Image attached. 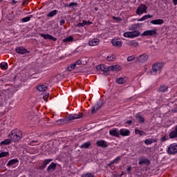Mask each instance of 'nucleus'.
I'll use <instances>...</instances> for the list:
<instances>
[{"mask_svg":"<svg viewBox=\"0 0 177 177\" xmlns=\"http://www.w3.org/2000/svg\"><path fill=\"white\" fill-rule=\"evenodd\" d=\"M0 68H1V70H3V71L8 70V63L6 62L1 63Z\"/></svg>","mask_w":177,"mask_h":177,"instance_id":"37","label":"nucleus"},{"mask_svg":"<svg viewBox=\"0 0 177 177\" xmlns=\"http://www.w3.org/2000/svg\"><path fill=\"white\" fill-rule=\"evenodd\" d=\"M8 156H10L9 152H1L0 153V158H3V157H8Z\"/></svg>","mask_w":177,"mask_h":177,"instance_id":"42","label":"nucleus"},{"mask_svg":"<svg viewBox=\"0 0 177 177\" xmlns=\"http://www.w3.org/2000/svg\"><path fill=\"white\" fill-rule=\"evenodd\" d=\"M75 67H77V65L75 63L70 65L69 66L67 67L68 71H73V70H75Z\"/></svg>","mask_w":177,"mask_h":177,"instance_id":"39","label":"nucleus"},{"mask_svg":"<svg viewBox=\"0 0 177 177\" xmlns=\"http://www.w3.org/2000/svg\"><path fill=\"white\" fill-rule=\"evenodd\" d=\"M135 60V55L129 56L127 57V62H133Z\"/></svg>","mask_w":177,"mask_h":177,"instance_id":"49","label":"nucleus"},{"mask_svg":"<svg viewBox=\"0 0 177 177\" xmlns=\"http://www.w3.org/2000/svg\"><path fill=\"white\" fill-rule=\"evenodd\" d=\"M116 84L122 85L123 84H127V80L124 77H119L116 79Z\"/></svg>","mask_w":177,"mask_h":177,"instance_id":"25","label":"nucleus"},{"mask_svg":"<svg viewBox=\"0 0 177 177\" xmlns=\"http://www.w3.org/2000/svg\"><path fill=\"white\" fill-rule=\"evenodd\" d=\"M149 59V55L146 53L142 54L136 58V63H145L147 62Z\"/></svg>","mask_w":177,"mask_h":177,"instance_id":"8","label":"nucleus"},{"mask_svg":"<svg viewBox=\"0 0 177 177\" xmlns=\"http://www.w3.org/2000/svg\"><path fill=\"white\" fill-rule=\"evenodd\" d=\"M15 52L19 55H26V53H30V51L23 46L17 47L15 48Z\"/></svg>","mask_w":177,"mask_h":177,"instance_id":"9","label":"nucleus"},{"mask_svg":"<svg viewBox=\"0 0 177 177\" xmlns=\"http://www.w3.org/2000/svg\"><path fill=\"white\" fill-rule=\"evenodd\" d=\"M96 145L98 147H102V149H104L109 146V145H107V142L103 140H97Z\"/></svg>","mask_w":177,"mask_h":177,"instance_id":"15","label":"nucleus"},{"mask_svg":"<svg viewBox=\"0 0 177 177\" xmlns=\"http://www.w3.org/2000/svg\"><path fill=\"white\" fill-rule=\"evenodd\" d=\"M131 169H132V167L131 166H128L127 171V172L131 173Z\"/></svg>","mask_w":177,"mask_h":177,"instance_id":"56","label":"nucleus"},{"mask_svg":"<svg viewBox=\"0 0 177 177\" xmlns=\"http://www.w3.org/2000/svg\"><path fill=\"white\" fill-rule=\"evenodd\" d=\"M174 5L176 6L177 5V0H172Z\"/></svg>","mask_w":177,"mask_h":177,"instance_id":"60","label":"nucleus"},{"mask_svg":"<svg viewBox=\"0 0 177 177\" xmlns=\"http://www.w3.org/2000/svg\"><path fill=\"white\" fill-rule=\"evenodd\" d=\"M97 71H102L105 75H109V72L110 71V66H107L104 64L97 65L95 66Z\"/></svg>","mask_w":177,"mask_h":177,"instance_id":"4","label":"nucleus"},{"mask_svg":"<svg viewBox=\"0 0 177 177\" xmlns=\"http://www.w3.org/2000/svg\"><path fill=\"white\" fill-rule=\"evenodd\" d=\"M172 113H177V108H174L171 109Z\"/></svg>","mask_w":177,"mask_h":177,"instance_id":"58","label":"nucleus"},{"mask_svg":"<svg viewBox=\"0 0 177 177\" xmlns=\"http://www.w3.org/2000/svg\"><path fill=\"white\" fill-rule=\"evenodd\" d=\"M40 37H41V38H44V39H51V41H57V38L54 37L52 35H49V34H43L41 33L40 34Z\"/></svg>","mask_w":177,"mask_h":177,"instance_id":"11","label":"nucleus"},{"mask_svg":"<svg viewBox=\"0 0 177 177\" xmlns=\"http://www.w3.org/2000/svg\"><path fill=\"white\" fill-rule=\"evenodd\" d=\"M89 146H91V142H86L80 146V149H88Z\"/></svg>","mask_w":177,"mask_h":177,"instance_id":"34","label":"nucleus"},{"mask_svg":"<svg viewBox=\"0 0 177 177\" xmlns=\"http://www.w3.org/2000/svg\"><path fill=\"white\" fill-rule=\"evenodd\" d=\"M99 42H100L99 39H97V38L92 39L91 40H90L88 41V45H89V46H96V45L99 44Z\"/></svg>","mask_w":177,"mask_h":177,"instance_id":"18","label":"nucleus"},{"mask_svg":"<svg viewBox=\"0 0 177 177\" xmlns=\"http://www.w3.org/2000/svg\"><path fill=\"white\" fill-rule=\"evenodd\" d=\"M82 177H95V176H93V174H92V173L88 172V173H86V174H83L82 175Z\"/></svg>","mask_w":177,"mask_h":177,"instance_id":"46","label":"nucleus"},{"mask_svg":"<svg viewBox=\"0 0 177 177\" xmlns=\"http://www.w3.org/2000/svg\"><path fill=\"white\" fill-rule=\"evenodd\" d=\"M135 133L136 135H140V136H146V132L143 131L142 130H139V129H135Z\"/></svg>","mask_w":177,"mask_h":177,"instance_id":"28","label":"nucleus"},{"mask_svg":"<svg viewBox=\"0 0 177 177\" xmlns=\"http://www.w3.org/2000/svg\"><path fill=\"white\" fill-rule=\"evenodd\" d=\"M74 40V38L73 37V36H69L68 37H66L65 39H64L62 40V41L66 44L67 42H71V41H73Z\"/></svg>","mask_w":177,"mask_h":177,"instance_id":"35","label":"nucleus"},{"mask_svg":"<svg viewBox=\"0 0 177 177\" xmlns=\"http://www.w3.org/2000/svg\"><path fill=\"white\" fill-rule=\"evenodd\" d=\"M129 45H130V46H133V48H136L138 46L139 43H138L135 40H132L129 43Z\"/></svg>","mask_w":177,"mask_h":177,"instance_id":"36","label":"nucleus"},{"mask_svg":"<svg viewBox=\"0 0 177 177\" xmlns=\"http://www.w3.org/2000/svg\"><path fill=\"white\" fill-rule=\"evenodd\" d=\"M103 104H104V101L103 100H100L97 102L95 106L98 109H100V107H102Z\"/></svg>","mask_w":177,"mask_h":177,"instance_id":"33","label":"nucleus"},{"mask_svg":"<svg viewBox=\"0 0 177 177\" xmlns=\"http://www.w3.org/2000/svg\"><path fill=\"white\" fill-rule=\"evenodd\" d=\"M113 20H115L116 21H120V20H121V17H113Z\"/></svg>","mask_w":177,"mask_h":177,"instance_id":"52","label":"nucleus"},{"mask_svg":"<svg viewBox=\"0 0 177 177\" xmlns=\"http://www.w3.org/2000/svg\"><path fill=\"white\" fill-rule=\"evenodd\" d=\"M17 162H19V159H11L7 163L6 167H12V165H15V164H17Z\"/></svg>","mask_w":177,"mask_h":177,"instance_id":"22","label":"nucleus"},{"mask_svg":"<svg viewBox=\"0 0 177 177\" xmlns=\"http://www.w3.org/2000/svg\"><path fill=\"white\" fill-rule=\"evenodd\" d=\"M82 113H79L78 114L72 113L68 115L66 119H59L57 120V125H62V124H66L68 121H73V120H78L79 118H82Z\"/></svg>","mask_w":177,"mask_h":177,"instance_id":"1","label":"nucleus"},{"mask_svg":"<svg viewBox=\"0 0 177 177\" xmlns=\"http://www.w3.org/2000/svg\"><path fill=\"white\" fill-rule=\"evenodd\" d=\"M159 92H162V93L168 92V87L165 85L160 86V87L159 88Z\"/></svg>","mask_w":177,"mask_h":177,"instance_id":"32","label":"nucleus"},{"mask_svg":"<svg viewBox=\"0 0 177 177\" xmlns=\"http://www.w3.org/2000/svg\"><path fill=\"white\" fill-rule=\"evenodd\" d=\"M98 110H99V109L97 108V106L96 105H95L94 107H93L92 110H91L92 114H95V113H96V111H97Z\"/></svg>","mask_w":177,"mask_h":177,"instance_id":"47","label":"nucleus"},{"mask_svg":"<svg viewBox=\"0 0 177 177\" xmlns=\"http://www.w3.org/2000/svg\"><path fill=\"white\" fill-rule=\"evenodd\" d=\"M83 24L84 26H91V24H92V22L83 20Z\"/></svg>","mask_w":177,"mask_h":177,"instance_id":"50","label":"nucleus"},{"mask_svg":"<svg viewBox=\"0 0 177 177\" xmlns=\"http://www.w3.org/2000/svg\"><path fill=\"white\" fill-rule=\"evenodd\" d=\"M150 162L149 158L141 157L139 158L138 165H150Z\"/></svg>","mask_w":177,"mask_h":177,"instance_id":"10","label":"nucleus"},{"mask_svg":"<svg viewBox=\"0 0 177 177\" xmlns=\"http://www.w3.org/2000/svg\"><path fill=\"white\" fill-rule=\"evenodd\" d=\"M52 161H53V159L44 160L40 166V169H45V168H46V165H49V163L52 162Z\"/></svg>","mask_w":177,"mask_h":177,"instance_id":"17","label":"nucleus"},{"mask_svg":"<svg viewBox=\"0 0 177 177\" xmlns=\"http://www.w3.org/2000/svg\"><path fill=\"white\" fill-rule=\"evenodd\" d=\"M167 153L169 155L176 154V153H177V143L171 144L168 147Z\"/></svg>","mask_w":177,"mask_h":177,"instance_id":"7","label":"nucleus"},{"mask_svg":"<svg viewBox=\"0 0 177 177\" xmlns=\"http://www.w3.org/2000/svg\"><path fill=\"white\" fill-rule=\"evenodd\" d=\"M109 135H111V136H115V138H120V130L112 129L109 131Z\"/></svg>","mask_w":177,"mask_h":177,"instance_id":"14","label":"nucleus"},{"mask_svg":"<svg viewBox=\"0 0 177 177\" xmlns=\"http://www.w3.org/2000/svg\"><path fill=\"white\" fill-rule=\"evenodd\" d=\"M10 143H12V139H6L0 142V146H6L8 145H10Z\"/></svg>","mask_w":177,"mask_h":177,"instance_id":"23","label":"nucleus"},{"mask_svg":"<svg viewBox=\"0 0 177 177\" xmlns=\"http://www.w3.org/2000/svg\"><path fill=\"white\" fill-rule=\"evenodd\" d=\"M75 64L76 66H80V64H82V61H81L80 59H78L77 61H76V62H75Z\"/></svg>","mask_w":177,"mask_h":177,"instance_id":"51","label":"nucleus"},{"mask_svg":"<svg viewBox=\"0 0 177 177\" xmlns=\"http://www.w3.org/2000/svg\"><path fill=\"white\" fill-rule=\"evenodd\" d=\"M8 138L11 139L12 142H19L23 138V133L20 130L16 129L10 131Z\"/></svg>","mask_w":177,"mask_h":177,"instance_id":"2","label":"nucleus"},{"mask_svg":"<svg viewBox=\"0 0 177 177\" xmlns=\"http://www.w3.org/2000/svg\"><path fill=\"white\" fill-rule=\"evenodd\" d=\"M110 71H120L121 70V66L118 65H113L109 66Z\"/></svg>","mask_w":177,"mask_h":177,"instance_id":"24","label":"nucleus"},{"mask_svg":"<svg viewBox=\"0 0 177 177\" xmlns=\"http://www.w3.org/2000/svg\"><path fill=\"white\" fill-rule=\"evenodd\" d=\"M119 133L121 136H129V135H131V131L127 129H120L119 130Z\"/></svg>","mask_w":177,"mask_h":177,"instance_id":"13","label":"nucleus"},{"mask_svg":"<svg viewBox=\"0 0 177 177\" xmlns=\"http://www.w3.org/2000/svg\"><path fill=\"white\" fill-rule=\"evenodd\" d=\"M164 67V64L162 62H157L152 65V68L151 69V75H156L157 73L161 71L162 68Z\"/></svg>","mask_w":177,"mask_h":177,"instance_id":"3","label":"nucleus"},{"mask_svg":"<svg viewBox=\"0 0 177 177\" xmlns=\"http://www.w3.org/2000/svg\"><path fill=\"white\" fill-rule=\"evenodd\" d=\"M136 15L138 16H142L143 13H147V6L145 4H141L138 6L136 11Z\"/></svg>","mask_w":177,"mask_h":177,"instance_id":"5","label":"nucleus"},{"mask_svg":"<svg viewBox=\"0 0 177 177\" xmlns=\"http://www.w3.org/2000/svg\"><path fill=\"white\" fill-rule=\"evenodd\" d=\"M56 163L55 162H51L50 165H48V167H47V171L48 172H53V171H55L56 169Z\"/></svg>","mask_w":177,"mask_h":177,"instance_id":"19","label":"nucleus"},{"mask_svg":"<svg viewBox=\"0 0 177 177\" xmlns=\"http://www.w3.org/2000/svg\"><path fill=\"white\" fill-rule=\"evenodd\" d=\"M141 37H153L157 35V29L148 30L144 31L141 35Z\"/></svg>","mask_w":177,"mask_h":177,"instance_id":"6","label":"nucleus"},{"mask_svg":"<svg viewBox=\"0 0 177 177\" xmlns=\"http://www.w3.org/2000/svg\"><path fill=\"white\" fill-rule=\"evenodd\" d=\"M156 142H157V140H156V139L148 138L144 141V143H145V145H151L153 143H156Z\"/></svg>","mask_w":177,"mask_h":177,"instance_id":"26","label":"nucleus"},{"mask_svg":"<svg viewBox=\"0 0 177 177\" xmlns=\"http://www.w3.org/2000/svg\"><path fill=\"white\" fill-rule=\"evenodd\" d=\"M138 28H139V26L138 24H133L131 26L129 30L130 31H137L136 30H138Z\"/></svg>","mask_w":177,"mask_h":177,"instance_id":"38","label":"nucleus"},{"mask_svg":"<svg viewBox=\"0 0 177 177\" xmlns=\"http://www.w3.org/2000/svg\"><path fill=\"white\" fill-rule=\"evenodd\" d=\"M31 17H32V15H30V17L22 18L21 21H22V23H27L30 21V20H31Z\"/></svg>","mask_w":177,"mask_h":177,"instance_id":"40","label":"nucleus"},{"mask_svg":"<svg viewBox=\"0 0 177 177\" xmlns=\"http://www.w3.org/2000/svg\"><path fill=\"white\" fill-rule=\"evenodd\" d=\"M131 32V38H136L140 35V31L139 30H133Z\"/></svg>","mask_w":177,"mask_h":177,"instance_id":"30","label":"nucleus"},{"mask_svg":"<svg viewBox=\"0 0 177 177\" xmlns=\"http://www.w3.org/2000/svg\"><path fill=\"white\" fill-rule=\"evenodd\" d=\"M111 165H113V162L111 161L110 163L107 165L108 167H111Z\"/></svg>","mask_w":177,"mask_h":177,"instance_id":"59","label":"nucleus"},{"mask_svg":"<svg viewBox=\"0 0 177 177\" xmlns=\"http://www.w3.org/2000/svg\"><path fill=\"white\" fill-rule=\"evenodd\" d=\"M121 160V156L116 157L113 160H112V164H118V161Z\"/></svg>","mask_w":177,"mask_h":177,"instance_id":"45","label":"nucleus"},{"mask_svg":"<svg viewBox=\"0 0 177 177\" xmlns=\"http://www.w3.org/2000/svg\"><path fill=\"white\" fill-rule=\"evenodd\" d=\"M111 44L113 46H116V48H121V46H122V41L118 39H113Z\"/></svg>","mask_w":177,"mask_h":177,"instance_id":"12","label":"nucleus"},{"mask_svg":"<svg viewBox=\"0 0 177 177\" xmlns=\"http://www.w3.org/2000/svg\"><path fill=\"white\" fill-rule=\"evenodd\" d=\"M77 27H85L84 25V21H82V23H79L77 24Z\"/></svg>","mask_w":177,"mask_h":177,"instance_id":"54","label":"nucleus"},{"mask_svg":"<svg viewBox=\"0 0 177 177\" xmlns=\"http://www.w3.org/2000/svg\"><path fill=\"white\" fill-rule=\"evenodd\" d=\"M11 5H16L17 3V1L16 0H12L11 2H10Z\"/></svg>","mask_w":177,"mask_h":177,"instance_id":"55","label":"nucleus"},{"mask_svg":"<svg viewBox=\"0 0 177 177\" xmlns=\"http://www.w3.org/2000/svg\"><path fill=\"white\" fill-rule=\"evenodd\" d=\"M46 89H48V87L46 86V85H44V84H41L37 86V90L39 92H45Z\"/></svg>","mask_w":177,"mask_h":177,"instance_id":"27","label":"nucleus"},{"mask_svg":"<svg viewBox=\"0 0 177 177\" xmlns=\"http://www.w3.org/2000/svg\"><path fill=\"white\" fill-rule=\"evenodd\" d=\"M106 59L109 62H114L115 60V55H108Z\"/></svg>","mask_w":177,"mask_h":177,"instance_id":"41","label":"nucleus"},{"mask_svg":"<svg viewBox=\"0 0 177 177\" xmlns=\"http://www.w3.org/2000/svg\"><path fill=\"white\" fill-rule=\"evenodd\" d=\"M136 118L139 124H143L145 122V118L140 113H136Z\"/></svg>","mask_w":177,"mask_h":177,"instance_id":"20","label":"nucleus"},{"mask_svg":"<svg viewBox=\"0 0 177 177\" xmlns=\"http://www.w3.org/2000/svg\"><path fill=\"white\" fill-rule=\"evenodd\" d=\"M65 8H74L75 6H78V3H75V2H71L69 4L68 3H66L64 5Z\"/></svg>","mask_w":177,"mask_h":177,"instance_id":"31","label":"nucleus"},{"mask_svg":"<svg viewBox=\"0 0 177 177\" xmlns=\"http://www.w3.org/2000/svg\"><path fill=\"white\" fill-rule=\"evenodd\" d=\"M126 124H127L128 125H131V124H132V120H127L126 122Z\"/></svg>","mask_w":177,"mask_h":177,"instance_id":"57","label":"nucleus"},{"mask_svg":"<svg viewBox=\"0 0 177 177\" xmlns=\"http://www.w3.org/2000/svg\"><path fill=\"white\" fill-rule=\"evenodd\" d=\"M122 175H124V171L122 172L121 176H122Z\"/></svg>","mask_w":177,"mask_h":177,"instance_id":"62","label":"nucleus"},{"mask_svg":"<svg viewBox=\"0 0 177 177\" xmlns=\"http://www.w3.org/2000/svg\"><path fill=\"white\" fill-rule=\"evenodd\" d=\"M150 24H153V26H161V24H164V19H153L150 21Z\"/></svg>","mask_w":177,"mask_h":177,"instance_id":"16","label":"nucleus"},{"mask_svg":"<svg viewBox=\"0 0 177 177\" xmlns=\"http://www.w3.org/2000/svg\"><path fill=\"white\" fill-rule=\"evenodd\" d=\"M95 10L97 11V10H99V8H97V7H95Z\"/></svg>","mask_w":177,"mask_h":177,"instance_id":"61","label":"nucleus"},{"mask_svg":"<svg viewBox=\"0 0 177 177\" xmlns=\"http://www.w3.org/2000/svg\"><path fill=\"white\" fill-rule=\"evenodd\" d=\"M151 17H153V15H146L141 17L140 19H138V21H145V20H147V19H151Z\"/></svg>","mask_w":177,"mask_h":177,"instance_id":"29","label":"nucleus"},{"mask_svg":"<svg viewBox=\"0 0 177 177\" xmlns=\"http://www.w3.org/2000/svg\"><path fill=\"white\" fill-rule=\"evenodd\" d=\"M57 13H59V10H53L48 13V15H46V17H50V18L55 17V16H56Z\"/></svg>","mask_w":177,"mask_h":177,"instance_id":"21","label":"nucleus"},{"mask_svg":"<svg viewBox=\"0 0 177 177\" xmlns=\"http://www.w3.org/2000/svg\"><path fill=\"white\" fill-rule=\"evenodd\" d=\"M169 139V138L168 137V136L165 135L161 137L160 142L162 143L164 142H167V140H168Z\"/></svg>","mask_w":177,"mask_h":177,"instance_id":"43","label":"nucleus"},{"mask_svg":"<svg viewBox=\"0 0 177 177\" xmlns=\"http://www.w3.org/2000/svg\"><path fill=\"white\" fill-rule=\"evenodd\" d=\"M123 35L125 38H132L131 32H126Z\"/></svg>","mask_w":177,"mask_h":177,"instance_id":"44","label":"nucleus"},{"mask_svg":"<svg viewBox=\"0 0 177 177\" xmlns=\"http://www.w3.org/2000/svg\"><path fill=\"white\" fill-rule=\"evenodd\" d=\"M64 24H66V20L62 19L59 22L60 26H64Z\"/></svg>","mask_w":177,"mask_h":177,"instance_id":"53","label":"nucleus"},{"mask_svg":"<svg viewBox=\"0 0 177 177\" xmlns=\"http://www.w3.org/2000/svg\"><path fill=\"white\" fill-rule=\"evenodd\" d=\"M35 143H38V140H31L29 141L28 145H30V146H35Z\"/></svg>","mask_w":177,"mask_h":177,"instance_id":"48","label":"nucleus"}]
</instances>
